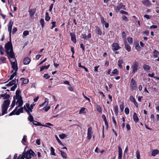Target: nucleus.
Returning a JSON list of instances; mask_svg holds the SVG:
<instances>
[{
  "label": "nucleus",
  "mask_w": 159,
  "mask_h": 159,
  "mask_svg": "<svg viewBox=\"0 0 159 159\" xmlns=\"http://www.w3.org/2000/svg\"><path fill=\"white\" fill-rule=\"evenodd\" d=\"M20 92L19 90H17L16 92V97H13V100L11 105V108H12L14 107L16 104V100H17L16 105L17 106L16 107V108L9 115V116H11L13 115H19L20 113H22L23 112V109L22 108H19L18 110H17L18 107L21 106L23 104V101L22 98L20 94Z\"/></svg>",
  "instance_id": "1"
},
{
  "label": "nucleus",
  "mask_w": 159,
  "mask_h": 159,
  "mask_svg": "<svg viewBox=\"0 0 159 159\" xmlns=\"http://www.w3.org/2000/svg\"><path fill=\"white\" fill-rule=\"evenodd\" d=\"M13 23V22L11 20L7 25L8 31L9 32L10 40V41L6 43L5 45V51L9 59L10 58H15V56L13 49L11 41V35Z\"/></svg>",
  "instance_id": "2"
},
{
  "label": "nucleus",
  "mask_w": 159,
  "mask_h": 159,
  "mask_svg": "<svg viewBox=\"0 0 159 159\" xmlns=\"http://www.w3.org/2000/svg\"><path fill=\"white\" fill-rule=\"evenodd\" d=\"M10 102L9 100H5L4 101L2 106V115L7 113V111L10 104Z\"/></svg>",
  "instance_id": "3"
},
{
  "label": "nucleus",
  "mask_w": 159,
  "mask_h": 159,
  "mask_svg": "<svg viewBox=\"0 0 159 159\" xmlns=\"http://www.w3.org/2000/svg\"><path fill=\"white\" fill-rule=\"evenodd\" d=\"M132 73H134L138 69V63L137 61L134 62L132 65Z\"/></svg>",
  "instance_id": "4"
},
{
  "label": "nucleus",
  "mask_w": 159,
  "mask_h": 159,
  "mask_svg": "<svg viewBox=\"0 0 159 159\" xmlns=\"http://www.w3.org/2000/svg\"><path fill=\"white\" fill-rule=\"evenodd\" d=\"M26 159H31L33 157H34V152L32 150L29 151L25 152Z\"/></svg>",
  "instance_id": "5"
},
{
  "label": "nucleus",
  "mask_w": 159,
  "mask_h": 159,
  "mask_svg": "<svg viewBox=\"0 0 159 159\" xmlns=\"http://www.w3.org/2000/svg\"><path fill=\"white\" fill-rule=\"evenodd\" d=\"M93 132L92 131V128L91 127L89 128L87 130V139L89 140L92 137V134H93Z\"/></svg>",
  "instance_id": "6"
},
{
  "label": "nucleus",
  "mask_w": 159,
  "mask_h": 159,
  "mask_svg": "<svg viewBox=\"0 0 159 159\" xmlns=\"http://www.w3.org/2000/svg\"><path fill=\"white\" fill-rule=\"evenodd\" d=\"M130 87L132 90H135L136 88V83L133 79H132L130 83Z\"/></svg>",
  "instance_id": "7"
},
{
  "label": "nucleus",
  "mask_w": 159,
  "mask_h": 159,
  "mask_svg": "<svg viewBox=\"0 0 159 159\" xmlns=\"http://www.w3.org/2000/svg\"><path fill=\"white\" fill-rule=\"evenodd\" d=\"M11 63L12 65V67L13 69V70L11 71L12 73L13 72L14 70H15V71L16 72L18 69V68L16 60H15V61H11Z\"/></svg>",
  "instance_id": "8"
},
{
  "label": "nucleus",
  "mask_w": 159,
  "mask_h": 159,
  "mask_svg": "<svg viewBox=\"0 0 159 159\" xmlns=\"http://www.w3.org/2000/svg\"><path fill=\"white\" fill-rule=\"evenodd\" d=\"M24 109L28 113L32 111V110L29 104L27 103H26L25 105L24 106Z\"/></svg>",
  "instance_id": "9"
},
{
  "label": "nucleus",
  "mask_w": 159,
  "mask_h": 159,
  "mask_svg": "<svg viewBox=\"0 0 159 159\" xmlns=\"http://www.w3.org/2000/svg\"><path fill=\"white\" fill-rule=\"evenodd\" d=\"M112 49L114 51L118 50L120 48L118 44L116 43H114L112 45Z\"/></svg>",
  "instance_id": "10"
},
{
  "label": "nucleus",
  "mask_w": 159,
  "mask_h": 159,
  "mask_svg": "<svg viewBox=\"0 0 159 159\" xmlns=\"http://www.w3.org/2000/svg\"><path fill=\"white\" fill-rule=\"evenodd\" d=\"M142 3L146 7H149L152 4L149 0H143L142 1Z\"/></svg>",
  "instance_id": "11"
},
{
  "label": "nucleus",
  "mask_w": 159,
  "mask_h": 159,
  "mask_svg": "<svg viewBox=\"0 0 159 159\" xmlns=\"http://www.w3.org/2000/svg\"><path fill=\"white\" fill-rule=\"evenodd\" d=\"M81 36L83 39L87 40L88 39L91 38V34L89 33L87 35H86L85 34H82Z\"/></svg>",
  "instance_id": "12"
},
{
  "label": "nucleus",
  "mask_w": 159,
  "mask_h": 159,
  "mask_svg": "<svg viewBox=\"0 0 159 159\" xmlns=\"http://www.w3.org/2000/svg\"><path fill=\"white\" fill-rule=\"evenodd\" d=\"M49 101L48 99L46 98L45 99V102L43 103L42 104L40 105L39 106L40 107H46L48 105Z\"/></svg>",
  "instance_id": "13"
},
{
  "label": "nucleus",
  "mask_w": 159,
  "mask_h": 159,
  "mask_svg": "<svg viewBox=\"0 0 159 159\" xmlns=\"http://www.w3.org/2000/svg\"><path fill=\"white\" fill-rule=\"evenodd\" d=\"M70 34L71 37V40L74 43H75L76 40L75 34L73 33H70Z\"/></svg>",
  "instance_id": "14"
},
{
  "label": "nucleus",
  "mask_w": 159,
  "mask_h": 159,
  "mask_svg": "<svg viewBox=\"0 0 159 159\" xmlns=\"http://www.w3.org/2000/svg\"><path fill=\"white\" fill-rule=\"evenodd\" d=\"M101 22L102 24L104 25L105 27L106 28H108L109 26L108 24L106 22V21L104 20V19L103 17H101Z\"/></svg>",
  "instance_id": "15"
},
{
  "label": "nucleus",
  "mask_w": 159,
  "mask_h": 159,
  "mask_svg": "<svg viewBox=\"0 0 159 159\" xmlns=\"http://www.w3.org/2000/svg\"><path fill=\"white\" fill-rule=\"evenodd\" d=\"M30 61V59L28 57H26L23 60V63L25 65L29 64Z\"/></svg>",
  "instance_id": "16"
},
{
  "label": "nucleus",
  "mask_w": 159,
  "mask_h": 159,
  "mask_svg": "<svg viewBox=\"0 0 159 159\" xmlns=\"http://www.w3.org/2000/svg\"><path fill=\"white\" fill-rule=\"evenodd\" d=\"M32 122H33V124L35 125L42 126H44V127H48L46 125H42L39 122L36 121H35V120H33V121H32Z\"/></svg>",
  "instance_id": "17"
},
{
  "label": "nucleus",
  "mask_w": 159,
  "mask_h": 159,
  "mask_svg": "<svg viewBox=\"0 0 159 159\" xmlns=\"http://www.w3.org/2000/svg\"><path fill=\"white\" fill-rule=\"evenodd\" d=\"M159 153V151L157 149H154L152 152V156H155Z\"/></svg>",
  "instance_id": "18"
},
{
  "label": "nucleus",
  "mask_w": 159,
  "mask_h": 159,
  "mask_svg": "<svg viewBox=\"0 0 159 159\" xmlns=\"http://www.w3.org/2000/svg\"><path fill=\"white\" fill-rule=\"evenodd\" d=\"M86 111H87L86 108L84 107H82L79 111V114H85L86 113Z\"/></svg>",
  "instance_id": "19"
},
{
  "label": "nucleus",
  "mask_w": 159,
  "mask_h": 159,
  "mask_svg": "<svg viewBox=\"0 0 159 159\" xmlns=\"http://www.w3.org/2000/svg\"><path fill=\"white\" fill-rule=\"evenodd\" d=\"M143 68L145 71H148L149 70L150 67L147 65L144 64L143 66Z\"/></svg>",
  "instance_id": "20"
},
{
  "label": "nucleus",
  "mask_w": 159,
  "mask_h": 159,
  "mask_svg": "<svg viewBox=\"0 0 159 159\" xmlns=\"http://www.w3.org/2000/svg\"><path fill=\"white\" fill-rule=\"evenodd\" d=\"M35 10L34 9L29 10V12L30 16H33L35 13Z\"/></svg>",
  "instance_id": "21"
},
{
  "label": "nucleus",
  "mask_w": 159,
  "mask_h": 159,
  "mask_svg": "<svg viewBox=\"0 0 159 159\" xmlns=\"http://www.w3.org/2000/svg\"><path fill=\"white\" fill-rule=\"evenodd\" d=\"M123 62V61L122 59H120L118 61V65L120 69H122V64Z\"/></svg>",
  "instance_id": "22"
},
{
  "label": "nucleus",
  "mask_w": 159,
  "mask_h": 159,
  "mask_svg": "<svg viewBox=\"0 0 159 159\" xmlns=\"http://www.w3.org/2000/svg\"><path fill=\"white\" fill-rule=\"evenodd\" d=\"M133 118L134 120L136 122H137L139 120V118L136 113H134L133 115Z\"/></svg>",
  "instance_id": "23"
},
{
  "label": "nucleus",
  "mask_w": 159,
  "mask_h": 159,
  "mask_svg": "<svg viewBox=\"0 0 159 159\" xmlns=\"http://www.w3.org/2000/svg\"><path fill=\"white\" fill-rule=\"evenodd\" d=\"M60 152H61V155L63 158L66 159L67 158V154L66 153L64 152L61 150H60Z\"/></svg>",
  "instance_id": "24"
},
{
  "label": "nucleus",
  "mask_w": 159,
  "mask_h": 159,
  "mask_svg": "<svg viewBox=\"0 0 159 159\" xmlns=\"http://www.w3.org/2000/svg\"><path fill=\"white\" fill-rule=\"evenodd\" d=\"M25 155V152H24L21 155H20L18 157L20 159H24L25 158H26Z\"/></svg>",
  "instance_id": "25"
},
{
  "label": "nucleus",
  "mask_w": 159,
  "mask_h": 159,
  "mask_svg": "<svg viewBox=\"0 0 159 159\" xmlns=\"http://www.w3.org/2000/svg\"><path fill=\"white\" fill-rule=\"evenodd\" d=\"M125 49L127 50V51L129 52L130 51H131V48L130 46L126 43V42H125Z\"/></svg>",
  "instance_id": "26"
},
{
  "label": "nucleus",
  "mask_w": 159,
  "mask_h": 159,
  "mask_svg": "<svg viewBox=\"0 0 159 159\" xmlns=\"http://www.w3.org/2000/svg\"><path fill=\"white\" fill-rule=\"evenodd\" d=\"M124 6L123 5L121 4H120L117 7L116 9V11H119L121 9L123 8Z\"/></svg>",
  "instance_id": "27"
},
{
  "label": "nucleus",
  "mask_w": 159,
  "mask_h": 159,
  "mask_svg": "<svg viewBox=\"0 0 159 159\" xmlns=\"http://www.w3.org/2000/svg\"><path fill=\"white\" fill-rule=\"evenodd\" d=\"M16 81L15 80H13L11 81L8 84H7V86H11L13 84H16Z\"/></svg>",
  "instance_id": "28"
},
{
  "label": "nucleus",
  "mask_w": 159,
  "mask_h": 159,
  "mask_svg": "<svg viewBox=\"0 0 159 159\" xmlns=\"http://www.w3.org/2000/svg\"><path fill=\"white\" fill-rule=\"evenodd\" d=\"M29 116L28 118V119L30 121L32 122L33 121V117L31 115L30 113H28Z\"/></svg>",
  "instance_id": "29"
},
{
  "label": "nucleus",
  "mask_w": 159,
  "mask_h": 159,
  "mask_svg": "<svg viewBox=\"0 0 159 159\" xmlns=\"http://www.w3.org/2000/svg\"><path fill=\"white\" fill-rule=\"evenodd\" d=\"M26 139L27 136L26 135H24L23 136V138L21 141V142L24 145L25 144V143L26 142Z\"/></svg>",
  "instance_id": "30"
},
{
  "label": "nucleus",
  "mask_w": 159,
  "mask_h": 159,
  "mask_svg": "<svg viewBox=\"0 0 159 159\" xmlns=\"http://www.w3.org/2000/svg\"><path fill=\"white\" fill-rule=\"evenodd\" d=\"M153 56L155 57H157L159 56V52L158 51L155 50L153 52Z\"/></svg>",
  "instance_id": "31"
},
{
  "label": "nucleus",
  "mask_w": 159,
  "mask_h": 159,
  "mask_svg": "<svg viewBox=\"0 0 159 159\" xmlns=\"http://www.w3.org/2000/svg\"><path fill=\"white\" fill-rule=\"evenodd\" d=\"M96 32L98 34L100 35H102V33L101 30L98 27L96 28Z\"/></svg>",
  "instance_id": "32"
},
{
  "label": "nucleus",
  "mask_w": 159,
  "mask_h": 159,
  "mask_svg": "<svg viewBox=\"0 0 159 159\" xmlns=\"http://www.w3.org/2000/svg\"><path fill=\"white\" fill-rule=\"evenodd\" d=\"M50 19V17L49 16L48 13V12H46L45 17V20L46 21H49Z\"/></svg>",
  "instance_id": "33"
},
{
  "label": "nucleus",
  "mask_w": 159,
  "mask_h": 159,
  "mask_svg": "<svg viewBox=\"0 0 159 159\" xmlns=\"http://www.w3.org/2000/svg\"><path fill=\"white\" fill-rule=\"evenodd\" d=\"M50 66V64L48 65L47 66H43L41 67L40 68V71H42L44 69H47Z\"/></svg>",
  "instance_id": "34"
},
{
  "label": "nucleus",
  "mask_w": 159,
  "mask_h": 159,
  "mask_svg": "<svg viewBox=\"0 0 159 159\" xmlns=\"http://www.w3.org/2000/svg\"><path fill=\"white\" fill-rule=\"evenodd\" d=\"M54 149L53 147H51V154L54 156H55V153L54 152Z\"/></svg>",
  "instance_id": "35"
},
{
  "label": "nucleus",
  "mask_w": 159,
  "mask_h": 159,
  "mask_svg": "<svg viewBox=\"0 0 159 159\" xmlns=\"http://www.w3.org/2000/svg\"><path fill=\"white\" fill-rule=\"evenodd\" d=\"M66 134H61L59 135V137L60 138L62 139H64L65 137H66Z\"/></svg>",
  "instance_id": "36"
},
{
  "label": "nucleus",
  "mask_w": 159,
  "mask_h": 159,
  "mask_svg": "<svg viewBox=\"0 0 159 159\" xmlns=\"http://www.w3.org/2000/svg\"><path fill=\"white\" fill-rule=\"evenodd\" d=\"M97 110L99 113L102 112V108L99 105H97Z\"/></svg>",
  "instance_id": "37"
},
{
  "label": "nucleus",
  "mask_w": 159,
  "mask_h": 159,
  "mask_svg": "<svg viewBox=\"0 0 159 159\" xmlns=\"http://www.w3.org/2000/svg\"><path fill=\"white\" fill-rule=\"evenodd\" d=\"M40 22L42 25V27H43L44 25V21L43 19H41L40 20Z\"/></svg>",
  "instance_id": "38"
},
{
  "label": "nucleus",
  "mask_w": 159,
  "mask_h": 159,
  "mask_svg": "<svg viewBox=\"0 0 159 159\" xmlns=\"http://www.w3.org/2000/svg\"><path fill=\"white\" fill-rule=\"evenodd\" d=\"M135 47L136 50L138 51H139L140 49V47L139 44V43H137L135 44Z\"/></svg>",
  "instance_id": "39"
},
{
  "label": "nucleus",
  "mask_w": 159,
  "mask_h": 159,
  "mask_svg": "<svg viewBox=\"0 0 159 159\" xmlns=\"http://www.w3.org/2000/svg\"><path fill=\"white\" fill-rule=\"evenodd\" d=\"M115 112L116 115L118 113V107L117 106H116L114 107Z\"/></svg>",
  "instance_id": "40"
},
{
  "label": "nucleus",
  "mask_w": 159,
  "mask_h": 159,
  "mask_svg": "<svg viewBox=\"0 0 159 159\" xmlns=\"http://www.w3.org/2000/svg\"><path fill=\"white\" fill-rule=\"evenodd\" d=\"M128 41L130 44H132L133 43V39L130 37H128L127 38Z\"/></svg>",
  "instance_id": "41"
},
{
  "label": "nucleus",
  "mask_w": 159,
  "mask_h": 159,
  "mask_svg": "<svg viewBox=\"0 0 159 159\" xmlns=\"http://www.w3.org/2000/svg\"><path fill=\"white\" fill-rule=\"evenodd\" d=\"M113 74H116L117 75L119 74L118 71L117 69H114L112 72Z\"/></svg>",
  "instance_id": "42"
},
{
  "label": "nucleus",
  "mask_w": 159,
  "mask_h": 159,
  "mask_svg": "<svg viewBox=\"0 0 159 159\" xmlns=\"http://www.w3.org/2000/svg\"><path fill=\"white\" fill-rule=\"evenodd\" d=\"M136 155L137 158V159H139L140 157L139 152V151H137L136 152Z\"/></svg>",
  "instance_id": "43"
},
{
  "label": "nucleus",
  "mask_w": 159,
  "mask_h": 159,
  "mask_svg": "<svg viewBox=\"0 0 159 159\" xmlns=\"http://www.w3.org/2000/svg\"><path fill=\"white\" fill-rule=\"evenodd\" d=\"M129 99L130 100L133 102L135 100L134 97L132 95H131L130 96Z\"/></svg>",
  "instance_id": "44"
},
{
  "label": "nucleus",
  "mask_w": 159,
  "mask_h": 159,
  "mask_svg": "<svg viewBox=\"0 0 159 159\" xmlns=\"http://www.w3.org/2000/svg\"><path fill=\"white\" fill-rule=\"evenodd\" d=\"M16 72L15 71V72H13V74L11 75L9 80H11L15 77V76H16Z\"/></svg>",
  "instance_id": "45"
},
{
  "label": "nucleus",
  "mask_w": 159,
  "mask_h": 159,
  "mask_svg": "<svg viewBox=\"0 0 159 159\" xmlns=\"http://www.w3.org/2000/svg\"><path fill=\"white\" fill-rule=\"evenodd\" d=\"M29 82V80L27 79H23L22 81V83L24 84H25L28 83Z\"/></svg>",
  "instance_id": "46"
},
{
  "label": "nucleus",
  "mask_w": 159,
  "mask_h": 159,
  "mask_svg": "<svg viewBox=\"0 0 159 159\" xmlns=\"http://www.w3.org/2000/svg\"><path fill=\"white\" fill-rule=\"evenodd\" d=\"M50 108V107L49 106H48L47 107H44L43 108V109H44L45 111H47Z\"/></svg>",
  "instance_id": "47"
},
{
  "label": "nucleus",
  "mask_w": 159,
  "mask_h": 159,
  "mask_svg": "<svg viewBox=\"0 0 159 159\" xmlns=\"http://www.w3.org/2000/svg\"><path fill=\"white\" fill-rule=\"evenodd\" d=\"M1 96L2 97H4V98H8L10 97V96L9 95H6V94H1Z\"/></svg>",
  "instance_id": "48"
},
{
  "label": "nucleus",
  "mask_w": 159,
  "mask_h": 159,
  "mask_svg": "<svg viewBox=\"0 0 159 159\" xmlns=\"http://www.w3.org/2000/svg\"><path fill=\"white\" fill-rule=\"evenodd\" d=\"M55 138L56 139V140H57V141L58 142V143H60V144L62 145V144L60 140L59 139L57 135H55Z\"/></svg>",
  "instance_id": "49"
},
{
  "label": "nucleus",
  "mask_w": 159,
  "mask_h": 159,
  "mask_svg": "<svg viewBox=\"0 0 159 159\" xmlns=\"http://www.w3.org/2000/svg\"><path fill=\"white\" fill-rule=\"evenodd\" d=\"M125 111L126 114H129V109L127 107L125 108Z\"/></svg>",
  "instance_id": "50"
},
{
  "label": "nucleus",
  "mask_w": 159,
  "mask_h": 159,
  "mask_svg": "<svg viewBox=\"0 0 159 159\" xmlns=\"http://www.w3.org/2000/svg\"><path fill=\"white\" fill-rule=\"evenodd\" d=\"M29 34V31L27 30H25L23 32V35L25 36L28 35Z\"/></svg>",
  "instance_id": "51"
},
{
  "label": "nucleus",
  "mask_w": 159,
  "mask_h": 159,
  "mask_svg": "<svg viewBox=\"0 0 159 159\" xmlns=\"http://www.w3.org/2000/svg\"><path fill=\"white\" fill-rule=\"evenodd\" d=\"M43 77L46 79H47L50 78V76L48 74H45L44 75Z\"/></svg>",
  "instance_id": "52"
},
{
  "label": "nucleus",
  "mask_w": 159,
  "mask_h": 159,
  "mask_svg": "<svg viewBox=\"0 0 159 159\" xmlns=\"http://www.w3.org/2000/svg\"><path fill=\"white\" fill-rule=\"evenodd\" d=\"M6 58L5 57H2L1 58V61H2L3 63H5V61H6Z\"/></svg>",
  "instance_id": "53"
},
{
  "label": "nucleus",
  "mask_w": 159,
  "mask_h": 159,
  "mask_svg": "<svg viewBox=\"0 0 159 159\" xmlns=\"http://www.w3.org/2000/svg\"><path fill=\"white\" fill-rule=\"evenodd\" d=\"M112 119H113V123L114 124L115 127H117V123H116L114 117H112Z\"/></svg>",
  "instance_id": "54"
},
{
  "label": "nucleus",
  "mask_w": 159,
  "mask_h": 159,
  "mask_svg": "<svg viewBox=\"0 0 159 159\" xmlns=\"http://www.w3.org/2000/svg\"><path fill=\"white\" fill-rule=\"evenodd\" d=\"M17 31V29L16 27H14L13 28L12 31V34H14Z\"/></svg>",
  "instance_id": "55"
},
{
  "label": "nucleus",
  "mask_w": 159,
  "mask_h": 159,
  "mask_svg": "<svg viewBox=\"0 0 159 159\" xmlns=\"http://www.w3.org/2000/svg\"><path fill=\"white\" fill-rule=\"evenodd\" d=\"M0 53L1 55H2L4 53L3 52V48L2 46H0Z\"/></svg>",
  "instance_id": "56"
},
{
  "label": "nucleus",
  "mask_w": 159,
  "mask_h": 159,
  "mask_svg": "<svg viewBox=\"0 0 159 159\" xmlns=\"http://www.w3.org/2000/svg\"><path fill=\"white\" fill-rule=\"evenodd\" d=\"M118 154H122V150L120 147H118Z\"/></svg>",
  "instance_id": "57"
},
{
  "label": "nucleus",
  "mask_w": 159,
  "mask_h": 159,
  "mask_svg": "<svg viewBox=\"0 0 159 159\" xmlns=\"http://www.w3.org/2000/svg\"><path fill=\"white\" fill-rule=\"evenodd\" d=\"M56 22L55 21H53L52 22V29H53L56 26Z\"/></svg>",
  "instance_id": "58"
},
{
  "label": "nucleus",
  "mask_w": 159,
  "mask_h": 159,
  "mask_svg": "<svg viewBox=\"0 0 159 159\" xmlns=\"http://www.w3.org/2000/svg\"><path fill=\"white\" fill-rule=\"evenodd\" d=\"M144 17L146 18L147 19H149L151 18V16L149 15H145L144 16Z\"/></svg>",
  "instance_id": "59"
},
{
  "label": "nucleus",
  "mask_w": 159,
  "mask_h": 159,
  "mask_svg": "<svg viewBox=\"0 0 159 159\" xmlns=\"http://www.w3.org/2000/svg\"><path fill=\"white\" fill-rule=\"evenodd\" d=\"M53 6V3H52L49 7V11L50 12L52 11Z\"/></svg>",
  "instance_id": "60"
},
{
  "label": "nucleus",
  "mask_w": 159,
  "mask_h": 159,
  "mask_svg": "<svg viewBox=\"0 0 159 159\" xmlns=\"http://www.w3.org/2000/svg\"><path fill=\"white\" fill-rule=\"evenodd\" d=\"M122 18L124 20L126 21H128V19H127L126 16H123L122 17Z\"/></svg>",
  "instance_id": "61"
},
{
  "label": "nucleus",
  "mask_w": 159,
  "mask_h": 159,
  "mask_svg": "<svg viewBox=\"0 0 159 159\" xmlns=\"http://www.w3.org/2000/svg\"><path fill=\"white\" fill-rule=\"evenodd\" d=\"M154 75H155V74L153 73H152V74H150L149 73L148 74V76H149V77H152L155 78V77H154Z\"/></svg>",
  "instance_id": "62"
},
{
  "label": "nucleus",
  "mask_w": 159,
  "mask_h": 159,
  "mask_svg": "<svg viewBox=\"0 0 159 159\" xmlns=\"http://www.w3.org/2000/svg\"><path fill=\"white\" fill-rule=\"evenodd\" d=\"M120 13H121L122 14H126V15H127L128 14V12H127L125 11H123V10L120 11Z\"/></svg>",
  "instance_id": "63"
},
{
  "label": "nucleus",
  "mask_w": 159,
  "mask_h": 159,
  "mask_svg": "<svg viewBox=\"0 0 159 159\" xmlns=\"http://www.w3.org/2000/svg\"><path fill=\"white\" fill-rule=\"evenodd\" d=\"M63 83L64 84L68 85H70L69 81H65L63 82Z\"/></svg>",
  "instance_id": "64"
}]
</instances>
